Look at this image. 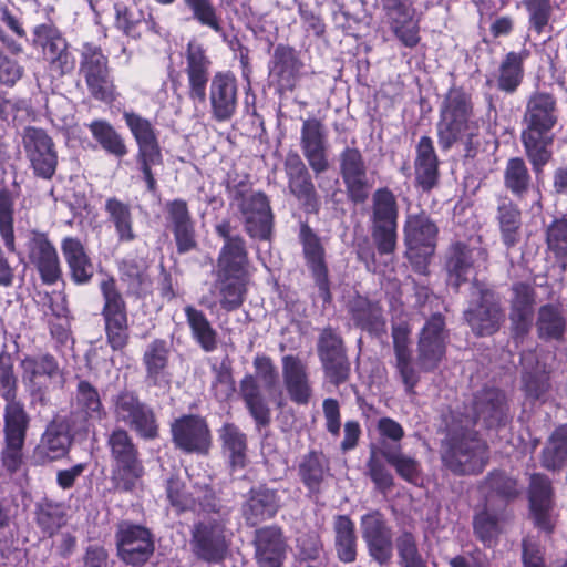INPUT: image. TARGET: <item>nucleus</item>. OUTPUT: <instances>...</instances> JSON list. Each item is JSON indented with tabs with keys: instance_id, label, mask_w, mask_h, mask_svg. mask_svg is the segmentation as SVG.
<instances>
[{
	"instance_id": "f257e3e1",
	"label": "nucleus",
	"mask_w": 567,
	"mask_h": 567,
	"mask_svg": "<svg viewBox=\"0 0 567 567\" xmlns=\"http://www.w3.org/2000/svg\"><path fill=\"white\" fill-rule=\"evenodd\" d=\"M556 111V100L547 93H535L527 102L520 141L535 174H540L553 157Z\"/></svg>"
},
{
	"instance_id": "f03ea898",
	"label": "nucleus",
	"mask_w": 567,
	"mask_h": 567,
	"mask_svg": "<svg viewBox=\"0 0 567 567\" xmlns=\"http://www.w3.org/2000/svg\"><path fill=\"white\" fill-rule=\"evenodd\" d=\"M480 125L473 118L472 105L466 94L457 89L449 91L437 123L439 143L449 150L454 143L464 144L465 156L475 157L480 143Z\"/></svg>"
},
{
	"instance_id": "7ed1b4c3",
	"label": "nucleus",
	"mask_w": 567,
	"mask_h": 567,
	"mask_svg": "<svg viewBox=\"0 0 567 567\" xmlns=\"http://www.w3.org/2000/svg\"><path fill=\"white\" fill-rule=\"evenodd\" d=\"M452 424L449 436L442 443L441 458L445 467L458 475L481 473L488 462V446L476 433Z\"/></svg>"
},
{
	"instance_id": "20e7f679",
	"label": "nucleus",
	"mask_w": 567,
	"mask_h": 567,
	"mask_svg": "<svg viewBox=\"0 0 567 567\" xmlns=\"http://www.w3.org/2000/svg\"><path fill=\"white\" fill-rule=\"evenodd\" d=\"M226 190L229 204L240 214L247 234L252 238L269 239L272 213L267 196L261 192H252L247 178L230 179Z\"/></svg>"
},
{
	"instance_id": "39448f33",
	"label": "nucleus",
	"mask_w": 567,
	"mask_h": 567,
	"mask_svg": "<svg viewBox=\"0 0 567 567\" xmlns=\"http://www.w3.org/2000/svg\"><path fill=\"white\" fill-rule=\"evenodd\" d=\"M103 298L101 315L104 320L106 343L113 351H122L130 341V323L126 302L112 276L100 281Z\"/></svg>"
},
{
	"instance_id": "423d86ee",
	"label": "nucleus",
	"mask_w": 567,
	"mask_h": 567,
	"mask_svg": "<svg viewBox=\"0 0 567 567\" xmlns=\"http://www.w3.org/2000/svg\"><path fill=\"white\" fill-rule=\"evenodd\" d=\"M107 446L113 461L112 480L121 491H131L143 474L138 451L128 432L114 429L107 436Z\"/></svg>"
},
{
	"instance_id": "0eeeda50",
	"label": "nucleus",
	"mask_w": 567,
	"mask_h": 567,
	"mask_svg": "<svg viewBox=\"0 0 567 567\" xmlns=\"http://www.w3.org/2000/svg\"><path fill=\"white\" fill-rule=\"evenodd\" d=\"M114 416L138 436L153 440L158 436V424L153 409L140 400L138 395L123 390L113 398Z\"/></svg>"
},
{
	"instance_id": "6e6552de",
	"label": "nucleus",
	"mask_w": 567,
	"mask_h": 567,
	"mask_svg": "<svg viewBox=\"0 0 567 567\" xmlns=\"http://www.w3.org/2000/svg\"><path fill=\"white\" fill-rule=\"evenodd\" d=\"M487 261L488 252L482 245L452 244L444 257L447 284L457 290L475 270L486 268Z\"/></svg>"
},
{
	"instance_id": "1a4fd4ad",
	"label": "nucleus",
	"mask_w": 567,
	"mask_h": 567,
	"mask_svg": "<svg viewBox=\"0 0 567 567\" xmlns=\"http://www.w3.org/2000/svg\"><path fill=\"white\" fill-rule=\"evenodd\" d=\"M473 288L478 299L465 310V320L476 336H492L499 330L505 320L501 298L481 285L476 284Z\"/></svg>"
},
{
	"instance_id": "9d476101",
	"label": "nucleus",
	"mask_w": 567,
	"mask_h": 567,
	"mask_svg": "<svg viewBox=\"0 0 567 567\" xmlns=\"http://www.w3.org/2000/svg\"><path fill=\"white\" fill-rule=\"evenodd\" d=\"M22 145L34 175L50 179L58 165V153L52 137L42 128L29 126L23 131Z\"/></svg>"
},
{
	"instance_id": "9b49d317",
	"label": "nucleus",
	"mask_w": 567,
	"mask_h": 567,
	"mask_svg": "<svg viewBox=\"0 0 567 567\" xmlns=\"http://www.w3.org/2000/svg\"><path fill=\"white\" fill-rule=\"evenodd\" d=\"M80 72L83 74L87 89L95 100L106 103L115 100L107 59L103 55L100 48L89 43L84 45Z\"/></svg>"
},
{
	"instance_id": "f8f14e48",
	"label": "nucleus",
	"mask_w": 567,
	"mask_h": 567,
	"mask_svg": "<svg viewBox=\"0 0 567 567\" xmlns=\"http://www.w3.org/2000/svg\"><path fill=\"white\" fill-rule=\"evenodd\" d=\"M317 352L324 375L332 384L339 385L349 379L350 362L343 340L331 327L321 330Z\"/></svg>"
},
{
	"instance_id": "ddd939ff",
	"label": "nucleus",
	"mask_w": 567,
	"mask_h": 567,
	"mask_svg": "<svg viewBox=\"0 0 567 567\" xmlns=\"http://www.w3.org/2000/svg\"><path fill=\"white\" fill-rule=\"evenodd\" d=\"M22 381L28 388L32 402L45 405L48 382L62 378L56 359L49 353L28 355L21 361Z\"/></svg>"
},
{
	"instance_id": "4468645a",
	"label": "nucleus",
	"mask_w": 567,
	"mask_h": 567,
	"mask_svg": "<svg viewBox=\"0 0 567 567\" xmlns=\"http://www.w3.org/2000/svg\"><path fill=\"white\" fill-rule=\"evenodd\" d=\"M215 229L224 239L217 259L216 276L249 277V259L245 240L238 235H231L233 227L228 220H223L216 225Z\"/></svg>"
},
{
	"instance_id": "2eb2a0df",
	"label": "nucleus",
	"mask_w": 567,
	"mask_h": 567,
	"mask_svg": "<svg viewBox=\"0 0 567 567\" xmlns=\"http://www.w3.org/2000/svg\"><path fill=\"white\" fill-rule=\"evenodd\" d=\"M340 174L348 198L354 204L364 203L373 183L368 177L365 163L358 148L347 147L341 152Z\"/></svg>"
},
{
	"instance_id": "dca6fc26",
	"label": "nucleus",
	"mask_w": 567,
	"mask_h": 567,
	"mask_svg": "<svg viewBox=\"0 0 567 567\" xmlns=\"http://www.w3.org/2000/svg\"><path fill=\"white\" fill-rule=\"evenodd\" d=\"M194 554L208 563L220 561L228 549L225 525L217 519L200 520L192 533Z\"/></svg>"
},
{
	"instance_id": "f3484780",
	"label": "nucleus",
	"mask_w": 567,
	"mask_h": 567,
	"mask_svg": "<svg viewBox=\"0 0 567 567\" xmlns=\"http://www.w3.org/2000/svg\"><path fill=\"white\" fill-rule=\"evenodd\" d=\"M176 447L186 453L206 454L212 445L207 422L199 415H183L171 425Z\"/></svg>"
},
{
	"instance_id": "a211bd4d",
	"label": "nucleus",
	"mask_w": 567,
	"mask_h": 567,
	"mask_svg": "<svg viewBox=\"0 0 567 567\" xmlns=\"http://www.w3.org/2000/svg\"><path fill=\"white\" fill-rule=\"evenodd\" d=\"M284 389L291 402L307 405L313 396V385L307 362L298 354L281 358Z\"/></svg>"
},
{
	"instance_id": "6ab92c4d",
	"label": "nucleus",
	"mask_w": 567,
	"mask_h": 567,
	"mask_svg": "<svg viewBox=\"0 0 567 567\" xmlns=\"http://www.w3.org/2000/svg\"><path fill=\"white\" fill-rule=\"evenodd\" d=\"M27 251L30 262L38 269L44 284L53 285L61 277L58 251L48 234L31 230L28 235Z\"/></svg>"
},
{
	"instance_id": "aec40b11",
	"label": "nucleus",
	"mask_w": 567,
	"mask_h": 567,
	"mask_svg": "<svg viewBox=\"0 0 567 567\" xmlns=\"http://www.w3.org/2000/svg\"><path fill=\"white\" fill-rule=\"evenodd\" d=\"M299 239L302 244L307 265L315 278L319 297L322 299L323 305H329L332 301V295L330 291L328 269L324 262V248L320 238L307 224H301Z\"/></svg>"
},
{
	"instance_id": "412c9836",
	"label": "nucleus",
	"mask_w": 567,
	"mask_h": 567,
	"mask_svg": "<svg viewBox=\"0 0 567 567\" xmlns=\"http://www.w3.org/2000/svg\"><path fill=\"white\" fill-rule=\"evenodd\" d=\"M116 544L121 559L134 566L145 564L154 551L151 533L138 525L121 524L116 533Z\"/></svg>"
},
{
	"instance_id": "4be33fe9",
	"label": "nucleus",
	"mask_w": 567,
	"mask_h": 567,
	"mask_svg": "<svg viewBox=\"0 0 567 567\" xmlns=\"http://www.w3.org/2000/svg\"><path fill=\"white\" fill-rule=\"evenodd\" d=\"M444 354V319L441 315H433L420 334L416 364L422 371H433L437 368Z\"/></svg>"
},
{
	"instance_id": "5701e85b",
	"label": "nucleus",
	"mask_w": 567,
	"mask_h": 567,
	"mask_svg": "<svg viewBox=\"0 0 567 567\" xmlns=\"http://www.w3.org/2000/svg\"><path fill=\"white\" fill-rule=\"evenodd\" d=\"M171 349L166 340L154 339L145 348L142 362L145 368V383L163 393L171 389L172 373L168 370Z\"/></svg>"
},
{
	"instance_id": "b1692460",
	"label": "nucleus",
	"mask_w": 567,
	"mask_h": 567,
	"mask_svg": "<svg viewBox=\"0 0 567 567\" xmlns=\"http://www.w3.org/2000/svg\"><path fill=\"white\" fill-rule=\"evenodd\" d=\"M361 528L371 557L381 565L388 563L392 557V533L383 515L378 511L363 515Z\"/></svg>"
},
{
	"instance_id": "393cba45",
	"label": "nucleus",
	"mask_w": 567,
	"mask_h": 567,
	"mask_svg": "<svg viewBox=\"0 0 567 567\" xmlns=\"http://www.w3.org/2000/svg\"><path fill=\"white\" fill-rule=\"evenodd\" d=\"M167 227L172 230L177 251L185 254L196 247L195 226L188 205L184 199H173L165 204Z\"/></svg>"
},
{
	"instance_id": "a878e982",
	"label": "nucleus",
	"mask_w": 567,
	"mask_h": 567,
	"mask_svg": "<svg viewBox=\"0 0 567 567\" xmlns=\"http://www.w3.org/2000/svg\"><path fill=\"white\" fill-rule=\"evenodd\" d=\"M410 333V329L404 323L392 327L394 368L404 385L405 392L411 394L420 381V374L413 362Z\"/></svg>"
},
{
	"instance_id": "bb28decb",
	"label": "nucleus",
	"mask_w": 567,
	"mask_h": 567,
	"mask_svg": "<svg viewBox=\"0 0 567 567\" xmlns=\"http://www.w3.org/2000/svg\"><path fill=\"white\" fill-rule=\"evenodd\" d=\"M288 187L308 212H316L319 203L310 174L297 153H290L285 161Z\"/></svg>"
},
{
	"instance_id": "cd10ccee",
	"label": "nucleus",
	"mask_w": 567,
	"mask_h": 567,
	"mask_svg": "<svg viewBox=\"0 0 567 567\" xmlns=\"http://www.w3.org/2000/svg\"><path fill=\"white\" fill-rule=\"evenodd\" d=\"M303 63L292 48L279 45L275 49L269 79L280 92L291 91L301 76Z\"/></svg>"
},
{
	"instance_id": "c85d7f7f",
	"label": "nucleus",
	"mask_w": 567,
	"mask_h": 567,
	"mask_svg": "<svg viewBox=\"0 0 567 567\" xmlns=\"http://www.w3.org/2000/svg\"><path fill=\"white\" fill-rule=\"evenodd\" d=\"M209 100L212 112L218 122L228 121L237 107V84L230 73H217L210 83Z\"/></svg>"
},
{
	"instance_id": "c756f323",
	"label": "nucleus",
	"mask_w": 567,
	"mask_h": 567,
	"mask_svg": "<svg viewBox=\"0 0 567 567\" xmlns=\"http://www.w3.org/2000/svg\"><path fill=\"white\" fill-rule=\"evenodd\" d=\"M71 444L72 436L66 421L53 420L41 436L35 456L41 463L60 460L68 454Z\"/></svg>"
},
{
	"instance_id": "7c9ffc66",
	"label": "nucleus",
	"mask_w": 567,
	"mask_h": 567,
	"mask_svg": "<svg viewBox=\"0 0 567 567\" xmlns=\"http://www.w3.org/2000/svg\"><path fill=\"white\" fill-rule=\"evenodd\" d=\"M301 148L315 173L324 172L329 164L326 157V132L318 118L303 121L301 128Z\"/></svg>"
},
{
	"instance_id": "2f4dec72",
	"label": "nucleus",
	"mask_w": 567,
	"mask_h": 567,
	"mask_svg": "<svg viewBox=\"0 0 567 567\" xmlns=\"http://www.w3.org/2000/svg\"><path fill=\"white\" fill-rule=\"evenodd\" d=\"M474 415L465 416L464 427L472 426L476 420H482L486 426L499 425L506 416V402L503 392L496 389H485L475 396Z\"/></svg>"
},
{
	"instance_id": "473e14b6",
	"label": "nucleus",
	"mask_w": 567,
	"mask_h": 567,
	"mask_svg": "<svg viewBox=\"0 0 567 567\" xmlns=\"http://www.w3.org/2000/svg\"><path fill=\"white\" fill-rule=\"evenodd\" d=\"M529 507L537 527L551 532L554 524L550 516L553 488L550 481L543 474H533L529 482Z\"/></svg>"
},
{
	"instance_id": "72a5a7b5",
	"label": "nucleus",
	"mask_w": 567,
	"mask_h": 567,
	"mask_svg": "<svg viewBox=\"0 0 567 567\" xmlns=\"http://www.w3.org/2000/svg\"><path fill=\"white\" fill-rule=\"evenodd\" d=\"M186 74L188 78L189 97L204 103L209 78L210 61L204 49L196 41L188 43L186 53Z\"/></svg>"
},
{
	"instance_id": "f704fd0d",
	"label": "nucleus",
	"mask_w": 567,
	"mask_h": 567,
	"mask_svg": "<svg viewBox=\"0 0 567 567\" xmlns=\"http://www.w3.org/2000/svg\"><path fill=\"white\" fill-rule=\"evenodd\" d=\"M509 320L516 338H523L530 329L534 315L535 290L523 282L512 288Z\"/></svg>"
},
{
	"instance_id": "c9c22d12",
	"label": "nucleus",
	"mask_w": 567,
	"mask_h": 567,
	"mask_svg": "<svg viewBox=\"0 0 567 567\" xmlns=\"http://www.w3.org/2000/svg\"><path fill=\"white\" fill-rule=\"evenodd\" d=\"M415 186L430 192L439 183V158L430 136H422L415 147Z\"/></svg>"
},
{
	"instance_id": "e433bc0d",
	"label": "nucleus",
	"mask_w": 567,
	"mask_h": 567,
	"mask_svg": "<svg viewBox=\"0 0 567 567\" xmlns=\"http://www.w3.org/2000/svg\"><path fill=\"white\" fill-rule=\"evenodd\" d=\"M403 230L404 240L410 250L424 249V255H432L439 229L426 214L408 216Z\"/></svg>"
},
{
	"instance_id": "4c0bfd02",
	"label": "nucleus",
	"mask_w": 567,
	"mask_h": 567,
	"mask_svg": "<svg viewBox=\"0 0 567 567\" xmlns=\"http://www.w3.org/2000/svg\"><path fill=\"white\" fill-rule=\"evenodd\" d=\"M255 547L260 567H280L286 550L280 528L268 526L256 530Z\"/></svg>"
},
{
	"instance_id": "58836bf2",
	"label": "nucleus",
	"mask_w": 567,
	"mask_h": 567,
	"mask_svg": "<svg viewBox=\"0 0 567 567\" xmlns=\"http://www.w3.org/2000/svg\"><path fill=\"white\" fill-rule=\"evenodd\" d=\"M61 250L72 280L78 285L90 282L94 274V267L81 240L74 237H65L61 243Z\"/></svg>"
},
{
	"instance_id": "ea45409f",
	"label": "nucleus",
	"mask_w": 567,
	"mask_h": 567,
	"mask_svg": "<svg viewBox=\"0 0 567 567\" xmlns=\"http://www.w3.org/2000/svg\"><path fill=\"white\" fill-rule=\"evenodd\" d=\"M385 22L394 35H416L415 10L405 0H381Z\"/></svg>"
},
{
	"instance_id": "a19ab883",
	"label": "nucleus",
	"mask_w": 567,
	"mask_h": 567,
	"mask_svg": "<svg viewBox=\"0 0 567 567\" xmlns=\"http://www.w3.org/2000/svg\"><path fill=\"white\" fill-rule=\"evenodd\" d=\"M496 219L501 238L506 248L515 247L522 238V213L508 197H501L497 204Z\"/></svg>"
},
{
	"instance_id": "79ce46f5",
	"label": "nucleus",
	"mask_w": 567,
	"mask_h": 567,
	"mask_svg": "<svg viewBox=\"0 0 567 567\" xmlns=\"http://www.w3.org/2000/svg\"><path fill=\"white\" fill-rule=\"evenodd\" d=\"M279 508L277 495L268 488L254 489L244 506L247 523L255 526L274 517Z\"/></svg>"
},
{
	"instance_id": "37998d69",
	"label": "nucleus",
	"mask_w": 567,
	"mask_h": 567,
	"mask_svg": "<svg viewBox=\"0 0 567 567\" xmlns=\"http://www.w3.org/2000/svg\"><path fill=\"white\" fill-rule=\"evenodd\" d=\"M334 548L337 557L344 564L357 559L358 538L355 526L347 515H337L333 518Z\"/></svg>"
},
{
	"instance_id": "c03bdc74",
	"label": "nucleus",
	"mask_w": 567,
	"mask_h": 567,
	"mask_svg": "<svg viewBox=\"0 0 567 567\" xmlns=\"http://www.w3.org/2000/svg\"><path fill=\"white\" fill-rule=\"evenodd\" d=\"M249 277L216 276L214 290L216 291L220 307L226 311H234L244 303Z\"/></svg>"
},
{
	"instance_id": "a18cd8bd",
	"label": "nucleus",
	"mask_w": 567,
	"mask_h": 567,
	"mask_svg": "<svg viewBox=\"0 0 567 567\" xmlns=\"http://www.w3.org/2000/svg\"><path fill=\"white\" fill-rule=\"evenodd\" d=\"M223 452L233 468H243L247 460V435L234 423H225L218 431Z\"/></svg>"
},
{
	"instance_id": "49530a36",
	"label": "nucleus",
	"mask_w": 567,
	"mask_h": 567,
	"mask_svg": "<svg viewBox=\"0 0 567 567\" xmlns=\"http://www.w3.org/2000/svg\"><path fill=\"white\" fill-rule=\"evenodd\" d=\"M74 406L75 412L81 415L84 422L102 420L105 416L97 389L86 380H80L76 384Z\"/></svg>"
},
{
	"instance_id": "de8ad7c7",
	"label": "nucleus",
	"mask_w": 567,
	"mask_h": 567,
	"mask_svg": "<svg viewBox=\"0 0 567 567\" xmlns=\"http://www.w3.org/2000/svg\"><path fill=\"white\" fill-rule=\"evenodd\" d=\"M566 319L559 306L547 303L539 307L536 319L537 334L540 339L561 340L566 331Z\"/></svg>"
},
{
	"instance_id": "09e8293b",
	"label": "nucleus",
	"mask_w": 567,
	"mask_h": 567,
	"mask_svg": "<svg viewBox=\"0 0 567 567\" xmlns=\"http://www.w3.org/2000/svg\"><path fill=\"white\" fill-rule=\"evenodd\" d=\"M298 473L311 492H319L320 485L329 473V462L321 452L310 451L301 458Z\"/></svg>"
},
{
	"instance_id": "8fccbe9b",
	"label": "nucleus",
	"mask_w": 567,
	"mask_h": 567,
	"mask_svg": "<svg viewBox=\"0 0 567 567\" xmlns=\"http://www.w3.org/2000/svg\"><path fill=\"white\" fill-rule=\"evenodd\" d=\"M107 220L115 228L120 241L130 243L135 239L133 230V216L131 206L117 197H110L105 202Z\"/></svg>"
},
{
	"instance_id": "3c124183",
	"label": "nucleus",
	"mask_w": 567,
	"mask_h": 567,
	"mask_svg": "<svg viewBox=\"0 0 567 567\" xmlns=\"http://www.w3.org/2000/svg\"><path fill=\"white\" fill-rule=\"evenodd\" d=\"M184 310L193 338L205 352L214 351L217 348V332L205 313L193 306H186Z\"/></svg>"
},
{
	"instance_id": "603ef678",
	"label": "nucleus",
	"mask_w": 567,
	"mask_h": 567,
	"mask_svg": "<svg viewBox=\"0 0 567 567\" xmlns=\"http://www.w3.org/2000/svg\"><path fill=\"white\" fill-rule=\"evenodd\" d=\"M350 311L360 328L375 333L384 331L385 320L378 303L359 297L352 301Z\"/></svg>"
},
{
	"instance_id": "864d4df0",
	"label": "nucleus",
	"mask_w": 567,
	"mask_h": 567,
	"mask_svg": "<svg viewBox=\"0 0 567 567\" xmlns=\"http://www.w3.org/2000/svg\"><path fill=\"white\" fill-rule=\"evenodd\" d=\"M21 45L12 38H0V83L12 87L23 76V68L10 54H18Z\"/></svg>"
},
{
	"instance_id": "5fc2aeb1",
	"label": "nucleus",
	"mask_w": 567,
	"mask_h": 567,
	"mask_svg": "<svg viewBox=\"0 0 567 567\" xmlns=\"http://www.w3.org/2000/svg\"><path fill=\"white\" fill-rule=\"evenodd\" d=\"M381 454L401 478L408 483L417 484L421 478L422 467L415 457L402 453L399 446H384Z\"/></svg>"
},
{
	"instance_id": "6e6d98bb",
	"label": "nucleus",
	"mask_w": 567,
	"mask_h": 567,
	"mask_svg": "<svg viewBox=\"0 0 567 567\" xmlns=\"http://www.w3.org/2000/svg\"><path fill=\"white\" fill-rule=\"evenodd\" d=\"M398 202L389 188H379L372 196V225H398Z\"/></svg>"
},
{
	"instance_id": "4d7b16f0",
	"label": "nucleus",
	"mask_w": 567,
	"mask_h": 567,
	"mask_svg": "<svg viewBox=\"0 0 567 567\" xmlns=\"http://www.w3.org/2000/svg\"><path fill=\"white\" fill-rule=\"evenodd\" d=\"M529 55L528 50L519 53L509 52L499 66L498 87L505 92H514L523 79V62Z\"/></svg>"
},
{
	"instance_id": "13d9d810",
	"label": "nucleus",
	"mask_w": 567,
	"mask_h": 567,
	"mask_svg": "<svg viewBox=\"0 0 567 567\" xmlns=\"http://www.w3.org/2000/svg\"><path fill=\"white\" fill-rule=\"evenodd\" d=\"M504 185L516 197L522 198L530 188L532 175L525 161L512 157L504 169Z\"/></svg>"
},
{
	"instance_id": "bf43d9fd",
	"label": "nucleus",
	"mask_w": 567,
	"mask_h": 567,
	"mask_svg": "<svg viewBox=\"0 0 567 567\" xmlns=\"http://www.w3.org/2000/svg\"><path fill=\"white\" fill-rule=\"evenodd\" d=\"M4 400L7 402L3 415L4 437L25 440L30 417L24 409L23 403L17 401L16 398Z\"/></svg>"
},
{
	"instance_id": "052dcab7",
	"label": "nucleus",
	"mask_w": 567,
	"mask_h": 567,
	"mask_svg": "<svg viewBox=\"0 0 567 567\" xmlns=\"http://www.w3.org/2000/svg\"><path fill=\"white\" fill-rule=\"evenodd\" d=\"M89 128L94 140L104 151L116 156L123 157L127 154V147L122 136L106 121H93Z\"/></svg>"
},
{
	"instance_id": "680f3d73",
	"label": "nucleus",
	"mask_w": 567,
	"mask_h": 567,
	"mask_svg": "<svg viewBox=\"0 0 567 567\" xmlns=\"http://www.w3.org/2000/svg\"><path fill=\"white\" fill-rule=\"evenodd\" d=\"M567 457V425L558 427L543 450L542 464L547 470H560Z\"/></svg>"
},
{
	"instance_id": "e2e57ef3",
	"label": "nucleus",
	"mask_w": 567,
	"mask_h": 567,
	"mask_svg": "<svg viewBox=\"0 0 567 567\" xmlns=\"http://www.w3.org/2000/svg\"><path fill=\"white\" fill-rule=\"evenodd\" d=\"M66 522V509L62 504L43 502L38 506L37 523L49 536L54 535Z\"/></svg>"
},
{
	"instance_id": "0e129e2a",
	"label": "nucleus",
	"mask_w": 567,
	"mask_h": 567,
	"mask_svg": "<svg viewBox=\"0 0 567 567\" xmlns=\"http://www.w3.org/2000/svg\"><path fill=\"white\" fill-rule=\"evenodd\" d=\"M137 163L140 164L148 190L154 192L156 189V179L153 175L152 167L159 166L163 164V156L158 141L141 144L137 145Z\"/></svg>"
},
{
	"instance_id": "69168bd1",
	"label": "nucleus",
	"mask_w": 567,
	"mask_h": 567,
	"mask_svg": "<svg viewBox=\"0 0 567 567\" xmlns=\"http://www.w3.org/2000/svg\"><path fill=\"white\" fill-rule=\"evenodd\" d=\"M0 238L9 252H16V235L13 228V200L9 192L0 190Z\"/></svg>"
},
{
	"instance_id": "338daca9",
	"label": "nucleus",
	"mask_w": 567,
	"mask_h": 567,
	"mask_svg": "<svg viewBox=\"0 0 567 567\" xmlns=\"http://www.w3.org/2000/svg\"><path fill=\"white\" fill-rule=\"evenodd\" d=\"M42 48L45 60L49 61L51 68L59 75L64 74L72 68L65 38H47L45 42L42 43Z\"/></svg>"
},
{
	"instance_id": "774afa93",
	"label": "nucleus",
	"mask_w": 567,
	"mask_h": 567,
	"mask_svg": "<svg viewBox=\"0 0 567 567\" xmlns=\"http://www.w3.org/2000/svg\"><path fill=\"white\" fill-rule=\"evenodd\" d=\"M396 550L401 567H427L411 533H403L396 538Z\"/></svg>"
}]
</instances>
